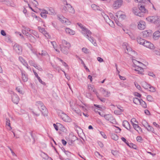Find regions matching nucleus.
<instances>
[{"instance_id":"20e7f679","label":"nucleus","mask_w":160,"mask_h":160,"mask_svg":"<svg viewBox=\"0 0 160 160\" xmlns=\"http://www.w3.org/2000/svg\"><path fill=\"white\" fill-rule=\"evenodd\" d=\"M11 94L12 102L15 104H18L19 101V97L16 93L13 92H12Z\"/></svg>"},{"instance_id":"864d4df0","label":"nucleus","mask_w":160,"mask_h":160,"mask_svg":"<svg viewBox=\"0 0 160 160\" xmlns=\"http://www.w3.org/2000/svg\"><path fill=\"white\" fill-rule=\"evenodd\" d=\"M43 105V103L40 101H38L36 103L35 105L37 107V108H39V107H40Z\"/></svg>"},{"instance_id":"a19ab883","label":"nucleus","mask_w":160,"mask_h":160,"mask_svg":"<svg viewBox=\"0 0 160 160\" xmlns=\"http://www.w3.org/2000/svg\"><path fill=\"white\" fill-rule=\"evenodd\" d=\"M142 86L145 89H148L149 88L150 85L148 84L146 82H143L142 83Z\"/></svg>"},{"instance_id":"6e6d98bb","label":"nucleus","mask_w":160,"mask_h":160,"mask_svg":"<svg viewBox=\"0 0 160 160\" xmlns=\"http://www.w3.org/2000/svg\"><path fill=\"white\" fill-rule=\"evenodd\" d=\"M111 138L115 141L117 140L118 139V136L116 134H112L111 135Z\"/></svg>"},{"instance_id":"f3484780","label":"nucleus","mask_w":160,"mask_h":160,"mask_svg":"<svg viewBox=\"0 0 160 160\" xmlns=\"http://www.w3.org/2000/svg\"><path fill=\"white\" fill-rule=\"evenodd\" d=\"M88 89L91 91H92L96 95L98 98H99V93L96 91L94 87L91 85H88Z\"/></svg>"},{"instance_id":"9b49d317","label":"nucleus","mask_w":160,"mask_h":160,"mask_svg":"<svg viewBox=\"0 0 160 160\" xmlns=\"http://www.w3.org/2000/svg\"><path fill=\"white\" fill-rule=\"evenodd\" d=\"M150 49H154L155 48L153 44L149 41L145 40L143 45Z\"/></svg>"},{"instance_id":"9d476101","label":"nucleus","mask_w":160,"mask_h":160,"mask_svg":"<svg viewBox=\"0 0 160 160\" xmlns=\"http://www.w3.org/2000/svg\"><path fill=\"white\" fill-rule=\"evenodd\" d=\"M138 28L139 30L144 29L146 28V23L143 20H140L137 22Z\"/></svg>"},{"instance_id":"37998d69","label":"nucleus","mask_w":160,"mask_h":160,"mask_svg":"<svg viewBox=\"0 0 160 160\" xmlns=\"http://www.w3.org/2000/svg\"><path fill=\"white\" fill-rule=\"evenodd\" d=\"M111 19H109V21H108L106 22L109 25L112 27L114 28L115 27V25L113 21H112L113 19H112L111 18Z\"/></svg>"},{"instance_id":"5701e85b","label":"nucleus","mask_w":160,"mask_h":160,"mask_svg":"<svg viewBox=\"0 0 160 160\" xmlns=\"http://www.w3.org/2000/svg\"><path fill=\"white\" fill-rule=\"evenodd\" d=\"M60 48L61 52L65 54H67L68 53V50L70 48L67 47L60 46Z\"/></svg>"},{"instance_id":"69168bd1","label":"nucleus","mask_w":160,"mask_h":160,"mask_svg":"<svg viewBox=\"0 0 160 160\" xmlns=\"http://www.w3.org/2000/svg\"><path fill=\"white\" fill-rule=\"evenodd\" d=\"M28 63L30 65L33 66V67H34L36 65L34 61L32 60H29L28 61Z\"/></svg>"},{"instance_id":"2f4dec72","label":"nucleus","mask_w":160,"mask_h":160,"mask_svg":"<svg viewBox=\"0 0 160 160\" xmlns=\"http://www.w3.org/2000/svg\"><path fill=\"white\" fill-rule=\"evenodd\" d=\"M50 42L52 44V45L53 47V48L55 50L58 52H59V50L58 49V45H57L56 43L54 41H51Z\"/></svg>"},{"instance_id":"052dcab7","label":"nucleus","mask_w":160,"mask_h":160,"mask_svg":"<svg viewBox=\"0 0 160 160\" xmlns=\"http://www.w3.org/2000/svg\"><path fill=\"white\" fill-rule=\"evenodd\" d=\"M132 125L133 126L134 124H137L138 123V122L136 120V119L135 118H132L131 121Z\"/></svg>"},{"instance_id":"0eeeda50","label":"nucleus","mask_w":160,"mask_h":160,"mask_svg":"<svg viewBox=\"0 0 160 160\" xmlns=\"http://www.w3.org/2000/svg\"><path fill=\"white\" fill-rule=\"evenodd\" d=\"M103 117L106 120L109 121L112 123L114 124L116 122L115 119L111 114H105L103 116Z\"/></svg>"},{"instance_id":"393cba45","label":"nucleus","mask_w":160,"mask_h":160,"mask_svg":"<svg viewBox=\"0 0 160 160\" xmlns=\"http://www.w3.org/2000/svg\"><path fill=\"white\" fill-rule=\"evenodd\" d=\"M60 46H65L68 48H70L71 47L70 43L65 40H62V44H60Z\"/></svg>"},{"instance_id":"7c9ffc66","label":"nucleus","mask_w":160,"mask_h":160,"mask_svg":"<svg viewBox=\"0 0 160 160\" xmlns=\"http://www.w3.org/2000/svg\"><path fill=\"white\" fill-rule=\"evenodd\" d=\"M65 32L67 34L70 35H74L75 34V32L69 28H67L65 29Z\"/></svg>"},{"instance_id":"ea45409f","label":"nucleus","mask_w":160,"mask_h":160,"mask_svg":"<svg viewBox=\"0 0 160 160\" xmlns=\"http://www.w3.org/2000/svg\"><path fill=\"white\" fill-rule=\"evenodd\" d=\"M28 38L31 42L35 43L36 41V39L31 34H29L28 36Z\"/></svg>"},{"instance_id":"603ef678","label":"nucleus","mask_w":160,"mask_h":160,"mask_svg":"<svg viewBox=\"0 0 160 160\" xmlns=\"http://www.w3.org/2000/svg\"><path fill=\"white\" fill-rule=\"evenodd\" d=\"M30 2H31L35 7H36L38 5V2L35 0H30Z\"/></svg>"},{"instance_id":"680f3d73","label":"nucleus","mask_w":160,"mask_h":160,"mask_svg":"<svg viewBox=\"0 0 160 160\" xmlns=\"http://www.w3.org/2000/svg\"><path fill=\"white\" fill-rule=\"evenodd\" d=\"M82 51L86 54H88L89 53V50L86 48H82Z\"/></svg>"},{"instance_id":"4468645a","label":"nucleus","mask_w":160,"mask_h":160,"mask_svg":"<svg viewBox=\"0 0 160 160\" xmlns=\"http://www.w3.org/2000/svg\"><path fill=\"white\" fill-rule=\"evenodd\" d=\"M13 48L16 52L18 54L21 53L22 51V48L18 44H15L13 46Z\"/></svg>"},{"instance_id":"dca6fc26","label":"nucleus","mask_w":160,"mask_h":160,"mask_svg":"<svg viewBox=\"0 0 160 160\" xmlns=\"http://www.w3.org/2000/svg\"><path fill=\"white\" fill-rule=\"evenodd\" d=\"M19 61L24 65L28 69H30L27 62L26 60L22 57H19Z\"/></svg>"},{"instance_id":"79ce46f5","label":"nucleus","mask_w":160,"mask_h":160,"mask_svg":"<svg viewBox=\"0 0 160 160\" xmlns=\"http://www.w3.org/2000/svg\"><path fill=\"white\" fill-rule=\"evenodd\" d=\"M102 16L103 17L106 22L108 21H109L110 18L104 12L101 13Z\"/></svg>"},{"instance_id":"423d86ee","label":"nucleus","mask_w":160,"mask_h":160,"mask_svg":"<svg viewBox=\"0 0 160 160\" xmlns=\"http://www.w3.org/2000/svg\"><path fill=\"white\" fill-rule=\"evenodd\" d=\"M33 53L38 58L39 57V55H41L42 57H45L46 59L48 60L50 59L49 55L48 54L47 52L45 51L42 50L41 53H39L38 54H37L36 52H34Z\"/></svg>"},{"instance_id":"f704fd0d","label":"nucleus","mask_w":160,"mask_h":160,"mask_svg":"<svg viewBox=\"0 0 160 160\" xmlns=\"http://www.w3.org/2000/svg\"><path fill=\"white\" fill-rule=\"evenodd\" d=\"M15 89L19 94L22 95H23L24 94V92L22 90V88L21 87H17Z\"/></svg>"},{"instance_id":"49530a36","label":"nucleus","mask_w":160,"mask_h":160,"mask_svg":"<svg viewBox=\"0 0 160 160\" xmlns=\"http://www.w3.org/2000/svg\"><path fill=\"white\" fill-rule=\"evenodd\" d=\"M139 104H140L144 108H147L146 103L142 99L141 100V101Z\"/></svg>"},{"instance_id":"cd10ccee","label":"nucleus","mask_w":160,"mask_h":160,"mask_svg":"<svg viewBox=\"0 0 160 160\" xmlns=\"http://www.w3.org/2000/svg\"><path fill=\"white\" fill-rule=\"evenodd\" d=\"M31 30H32L28 27L23 26V29L22 30V32L23 34H26L27 36H28V35L27 34H28V33L27 32L29 31L31 32Z\"/></svg>"},{"instance_id":"412c9836","label":"nucleus","mask_w":160,"mask_h":160,"mask_svg":"<svg viewBox=\"0 0 160 160\" xmlns=\"http://www.w3.org/2000/svg\"><path fill=\"white\" fill-rule=\"evenodd\" d=\"M2 2H3V4H5L7 6L12 7H14L15 6L13 2L11 0H4L2 1Z\"/></svg>"},{"instance_id":"b1692460","label":"nucleus","mask_w":160,"mask_h":160,"mask_svg":"<svg viewBox=\"0 0 160 160\" xmlns=\"http://www.w3.org/2000/svg\"><path fill=\"white\" fill-rule=\"evenodd\" d=\"M71 107L72 109L75 113H77L78 115L81 116L82 114L80 110L79 109L75 108L73 105H71V103H70Z\"/></svg>"},{"instance_id":"6e6552de","label":"nucleus","mask_w":160,"mask_h":160,"mask_svg":"<svg viewBox=\"0 0 160 160\" xmlns=\"http://www.w3.org/2000/svg\"><path fill=\"white\" fill-rule=\"evenodd\" d=\"M58 18L60 21L63 23L66 24L67 25H69L71 24L70 21L67 18H65L63 16L59 15Z\"/></svg>"},{"instance_id":"a18cd8bd","label":"nucleus","mask_w":160,"mask_h":160,"mask_svg":"<svg viewBox=\"0 0 160 160\" xmlns=\"http://www.w3.org/2000/svg\"><path fill=\"white\" fill-rule=\"evenodd\" d=\"M146 128L148 131L154 133V128L149 125Z\"/></svg>"},{"instance_id":"338daca9","label":"nucleus","mask_w":160,"mask_h":160,"mask_svg":"<svg viewBox=\"0 0 160 160\" xmlns=\"http://www.w3.org/2000/svg\"><path fill=\"white\" fill-rule=\"evenodd\" d=\"M34 67L36 68L38 70L40 71H42V69L41 68V67L39 65H38L36 64L35 65V66Z\"/></svg>"},{"instance_id":"774afa93","label":"nucleus","mask_w":160,"mask_h":160,"mask_svg":"<svg viewBox=\"0 0 160 160\" xmlns=\"http://www.w3.org/2000/svg\"><path fill=\"white\" fill-rule=\"evenodd\" d=\"M147 99L150 102H152L153 100V98L152 96L150 95H148L147 96Z\"/></svg>"},{"instance_id":"de8ad7c7","label":"nucleus","mask_w":160,"mask_h":160,"mask_svg":"<svg viewBox=\"0 0 160 160\" xmlns=\"http://www.w3.org/2000/svg\"><path fill=\"white\" fill-rule=\"evenodd\" d=\"M141 99H139L137 98H133V102L136 104H138L140 103Z\"/></svg>"},{"instance_id":"6ab92c4d","label":"nucleus","mask_w":160,"mask_h":160,"mask_svg":"<svg viewBox=\"0 0 160 160\" xmlns=\"http://www.w3.org/2000/svg\"><path fill=\"white\" fill-rule=\"evenodd\" d=\"M33 115L36 116H38L40 115V109L38 108L34 107L32 110Z\"/></svg>"},{"instance_id":"a211bd4d","label":"nucleus","mask_w":160,"mask_h":160,"mask_svg":"<svg viewBox=\"0 0 160 160\" xmlns=\"http://www.w3.org/2000/svg\"><path fill=\"white\" fill-rule=\"evenodd\" d=\"M125 45L126 46V48L127 50L128 54H132V55H137V53L134 51H132L131 48L129 46H127V45L125 44Z\"/></svg>"},{"instance_id":"c756f323","label":"nucleus","mask_w":160,"mask_h":160,"mask_svg":"<svg viewBox=\"0 0 160 160\" xmlns=\"http://www.w3.org/2000/svg\"><path fill=\"white\" fill-rule=\"evenodd\" d=\"M123 126L128 130H129L130 129V125L127 121L124 120L123 121Z\"/></svg>"},{"instance_id":"c9c22d12","label":"nucleus","mask_w":160,"mask_h":160,"mask_svg":"<svg viewBox=\"0 0 160 160\" xmlns=\"http://www.w3.org/2000/svg\"><path fill=\"white\" fill-rule=\"evenodd\" d=\"M133 127L138 132H142L141 128L137 124H134Z\"/></svg>"},{"instance_id":"72a5a7b5","label":"nucleus","mask_w":160,"mask_h":160,"mask_svg":"<svg viewBox=\"0 0 160 160\" xmlns=\"http://www.w3.org/2000/svg\"><path fill=\"white\" fill-rule=\"evenodd\" d=\"M138 7L140 11H141L142 13H145L147 12V11L145 8L144 6L140 4L138 5Z\"/></svg>"},{"instance_id":"09e8293b","label":"nucleus","mask_w":160,"mask_h":160,"mask_svg":"<svg viewBox=\"0 0 160 160\" xmlns=\"http://www.w3.org/2000/svg\"><path fill=\"white\" fill-rule=\"evenodd\" d=\"M30 33L37 38H39V36L38 32L36 31L32 30Z\"/></svg>"},{"instance_id":"c03bdc74","label":"nucleus","mask_w":160,"mask_h":160,"mask_svg":"<svg viewBox=\"0 0 160 160\" xmlns=\"http://www.w3.org/2000/svg\"><path fill=\"white\" fill-rule=\"evenodd\" d=\"M123 111V109H120V110H115L114 111V113L116 115H120L121 114L122 112Z\"/></svg>"},{"instance_id":"e2e57ef3","label":"nucleus","mask_w":160,"mask_h":160,"mask_svg":"<svg viewBox=\"0 0 160 160\" xmlns=\"http://www.w3.org/2000/svg\"><path fill=\"white\" fill-rule=\"evenodd\" d=\"M94 154L96 157L98 158H102L103 156L101 155L98 152L96 151L94 153Z\"/></svg>"},{"instance_id":"5fc2aeb1","label":"nucleus","mask_w":160,"mask_h":160,"mask_svg":"<svg viewBox=\"0 0 160 160\" xmlns=\"http://www.w3.org/2000/svg\"><path fill=\"white\" fill-rule=\"evenodd\" d=\"M43 105V103L40 101H38L36 103L35 105L37 107V108H39V107H40Z\"/></svg>"},{"instance_id":"1a4fd4ad","label":"nucleus","mask_w":160,"mask_h":160,"mask_svg":"<svg viewBox=\"0 0 160 160\" xmlns=\"http://www.w3.org/2000/svg\"><path fill=\"white\" fill-rule=\"evenodd\" d=\"M159 19L158 17L157 16H151L146 18V20L151 22L155 23Z\"/></svg>"},{"instance_id":"3c124183","label":"nucleus","mask_w":160,"mask_h":160,"mask_svg":"<svg viewBox=\"0 0 160 160\" xmlns=\"http://www.w3.org/2000/svg\"><path fill=\"white\" fill-rule=\"evenodd\" d=\"M38 28L39 32L42 33L43 34H45V33L46 32L44 28H42L41 27H38Z\"/></svg>"},{"instance_id":"473e14b6","label":"nucleus","mask_w":160,"mask_h":160,"mask_svg":"<svg viewBox=\"0 0 160 160\" xmlns=\"http://www.w3.org/2000/svg\"><path fill=\"white\" fill-rule=\"evenodd\" d=\"M110 18L112 19H114V21H115L116 23L119 26H122V24L121 23L119 22L117 20V19H116V18H115V17H114L113 15L112 14V13H111L110 14Z\"/></svg>"},{"instance_id":"13d9d810","label":"nucleus","mask_w":160,"mask_h":160,"mask_svg":"<svg viewBox=\"0 0 160 160\" xmlns=\"http://www.w3.org/2000/svg\"><path fill=\"white\" fill-rule=\"evenodd\" d=\"M92 8L95 10L99 9V7L95 4H92L91 5Z\"/></svg>"},{"instance_id":"e433bc0d","label":"nucleus","mask_w":160,"mask_h":160,"mask_svg":"<svg viewBox=\"0 0 160 160\" xmlns=\"http://www.w3.org/2000/svg\"><path fill=\"white\" fill-rule=\"evenodd\" d=\"M47 13H48L47 11L44 9L42 10L40 14L41 17L44 18H46L47 16Z\"/></svg>"},{"instance_id":"0e129e2a","label":"nucleus","mask_w":160,"mask_h":160,"mask_svg":"<svg viewBox=\"0 0 160 160\" xmlns=\"http://www.w3.org/2000/svg\"><path fill=\"white\" fill-rule=\"evenodd\" d=\"M142 124L145 128L149 125L148 122L145 120H143L142 122Z\"/></svg>"},{"instance_id":"aec40b11","label":"nucleus","mask_w":160,"mask_h":160,"mask_svg":"<svg viewBox=\"0 0 160 160\" xmlns=\"http://www.w3.org/2000/svg\"><path fill=\"white\" fill-rule=\"evenodd\" d=\"M100 91L104 95V97H108L110 95V92L106 91L105 89L103 88H100Z\"/></svg>"},{"instance_id":"4be33fe9","label":"nucleus","mask_w":160,"mask_h":160,"mask_svg":"<svg viewBox=\"0 0 160 160\" xmlns=\"http://www.w3.org/2000/svg\"><path fill=\"white\" fill-rule=\"evenodd\" d=\"M22 74V81L24 82H26L28 80V75L25 73L24 71L21 70Z\"/></svg>"},{"instance_id":"2eb2a0df","label":"nucleus","mask_w":160,"mask_h":160,"mask_svg":"<svg viewBox=\"0 0 160 160\" xmlns=\"http://www.w3.org/2000/svg\"><path fill=\"white\" fill-rule=\"evenodd\" d=\"M142 33L143 37L144 38H146L151 36L152 31L151 30H149L144 31L142 32Z\"/></svg>"},{"instance_id":"bb28decb","label":"nucleus","mask_w":160,"mask_h":160,"mask_svg":"<svg viewBox=\"0 0 160 160\" xmlns=\"http://www.w3.org/2000/svg\"><path fill=\"white\" fill-rule=\"evenodd\" d=\"M40 111L42 112L43 115L45 116L46 115L47 111L46 108L44 105H43L41 107V109L40 110Z\"/></svg>"},{"instance_id":"7ed1b4c3","label":"nucleus","mask_w":160,"mask_h":160,"mask_svg":"<svg viewBox=\"0 0 160 160\" xmlns=\"http://www.w3.org/2000/svg\"><path fill=\"white\" fill-rule=\"evenodd\" d=\"M58 115L63 121L67 122H70L71 121V119L70 118L62 111L58 110Z\"/></svg>"},{"instance_id":"4c0bfd02","label":"nucleus","mask_w":160,"mask_h":160,"mask_svg":"<svg viewBox=\"0 0 160 160\" xmlns=\"http://www.w3.org/2000/svg\"><path fill=\"white\" fill-rule=\"evenodd\" d=\"M47 14L49 15H54L55 14L54 10L52 8H49L48 11H47Z\"/></svg>"},{"instance_id":"f8f14e48","label":"nucleus","mask_w":160,"mask_h":160,"mask_svg":"<svg viewBox=\"0 0 160 160\" xmlns=\"http://www.w3.org/2000/svg\"><path fill=\"white\" fill-rule=\"evenodd\" d=\"M132 12L134 14L140 17H142L143 16V14L140 12L139 9L136 7L133 8L132 9Z\"/></svg>"},{"instance_id":"bf43d9fd","label":"nucleus","mask_w":160,"mask_h":160,"mask_svg":"<svg viewBox=\"0 0 160 160\" xmlns=\"http://www.w3.org/2000/svg\"><path fill=\"white\" fill-rule=\"evenodd\" d=\"M68 8L66 6H63L62 8V12L63 13H66L68 12Z\"/></svg>"},{"instance_id":"4d7b16f0","label":"nucleus","mask_w":160,"mask_h":160,"mask_svg":"<svg viewBox=\"0 0 160 160\" xmlns=\"http://www.w3.org/2000/svg\"><path fill=\"white\" fill-rule=\"evenodd\" d=\"M5 40L8 42H11V37L10 36L8 35H6L5 38Z\"/></svg>"},{"instance_id":"a878e982","label":"nucleus","mask_w":160,"mask_h":160,"mask_svg":"<svg viewBox=\"0 0 160 160\" xmlns=\"http://www.w3.org/2000/svg\"><path fill=\"white\" fill-rule=\"evenodd\" d=\"M66 2H67L66 1ZM66 5L68 6V11L70 13L72 14L74 13L75 12V10L72 6L70 4L67 3V2H66Z\"/></svg>"},{"instance_id":"8fccbe9b","label":"nucleus","mask_w":160,"mask_h":160,"mask_svg":"<svg viewBox=\"0 0 160 160\" xmlns=\"http://www.w3.org/2000/svg\"><path fill=\"white\" fill-rule=\"evenodd\" d=\"M6 124L7 126H8L9 128V129L11 130L12 129V128L10 126V121L9 119L7 118L6 119Z\"/></svg>"},{"instance_id":"39448f33","label":"nucleus","mask_w":160,"mask_h":160,"mask_svg":"<svg viewBox=\"0 0 160 160\" xmlns=\"http://www.w3.org/2000/svg\"><path fill=\"white\" fill-rule=\"evenodd\" d=\"M122 3V0H115L113 2L112 8L115 9H118L121 6Z\"/></svg>"},{"instance_id":"ddd939ff","label":"nucleus","mask_w":160,"mask_h":160,"mask_svg":"<svg viewBox=\"0 0 160 160\" xmlns=\"http://www.w3.org/2000/svg\"><path fill=\"white\" fill-rule=\"evenodd\" d=\"M116 16L117 17L118 19L120 20H122L123 19L125 18V15L121 11L118 12L116 14Z\"/></svg>"},{"instance_id":"f257e3e1","label":"nucleus","mask_w":160,"mask_h":160,"mask_svg":"<svg viewBox=\"0 0 160 160\" xmlns=\"http://www.w3.org/2000/svg\"><path fill=\"white\" fill-rule=\"evenodd\" d=\"M77 25L81 29V32L82 34L90 42H91L95 46L97 45L96 40L91 36L92 32L85 26L81 23H78Z\"/></svg>"},{"instance_id":"58836bf2","label":"nucleus","mask_w":160,"mask_h":160,"mask_svg":"<svg viewBox=\"0 0 160 160\" xmlns=\"http://www.w3.org/2000/svg\"><path fill=\"white\" fill-rule=\"evenodd\" d=\"M137 41L138 43L141 45H143L145 40L141 38H137Z\"/></svg>"},{"instance_id":"f03ea898","label":"nucleus","mask_w":160,"mask_h":160,"mask_svg":"<svg viewBox=\"0 0 160 160\" xmlns=\"http://www.w3.org/2000/svg\"><path fill=\"white\" fill-rule=\"evenodd\" d=\"M133 65L132 68L134 70L138 72V73L142 74L144 70L142 67L143 64L135 60H133Z\"/></svg>"},{"instance_id":"c85d7f7f","label":"nucleus","mask_w":160,"mask_h":160,"mask_svg":"<svg viewBox=\"0 0 160 160\" xmlns=\"http://www.w3.org/2000/svg\"><path fill=\"white\" fill-rule=\"evenodd\" d=\"M159 37H160V31H158L154 32L153 35V38L154 40H157Z\"/></svg>"}]
</instances>
